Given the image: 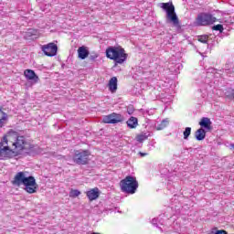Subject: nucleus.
Instances as JSON below:
<instances>
[{
    "label": "nucleus",
    "instance_id": "f257e3e1",
    "mask_svg": "<svg viewBox=\"0 0 234 234\" xmlns=\"http://www.w3.org/2000/svg\"><path fill=\"white\" fill-rule=\"evenodd\" d=\"M7 144L11 147L16 156H19L27 151L32 149V145L27 140V137L20 135L19 133L11 130L5 135Z\"/></svg>",
    "mask_w": 234,
    "mask_h": 234
},
{
    "label": "nucleus",
    "instance_id": "f03ea898",
    "mask_svg": "<svg viewBox=\"0 0 234 234\" xmlns=\"http://www.w3.org/2000/svg\"><path fill=\"white\" fill-rule=\"evenodd\" d=\"M11 184L16 187H21L23 186L24 191L29 195L37 193V189H39V185H37L34 176H15Z\"/></svg>",
    "mask_w": 234,
    "mask_h": 234
},
{
    "label": "nucleus",
    "instance_id": "7ed1b4c3",
    "mask_svg": "<svg viewBox=\"0 0 234 234\" xmlns=\"http://www.w3.org/2000/svg\"><path fill=\"white\" fill-rule=\"evenodd\" d=\"M106 58L114 60L116 65H122L127 61V54L122 47H109L106 49Z\"/></svg>",
    "mask_w": 234,
    "mask_h": 234
},
{
    "label": "nucleus",
    "instance_id": "20e7f679",
    "mask_svg": "<svg viewBox=\"0 0 234 234\" xmlns=\"http://www.w3.org/2000/svg\"><path fill=\"white\" fill-rule=\"evenodd\" d=\"M120 188L122 193L126 195H134L138 190V181L134 176H126L120 181Z\"/></svg>",
    "mask_w": 234,
    "mask_h": 234
},
{
    "label": "nucleus",
    "instance_id": "39448f33",
    "mask_svg": "<svg viewBox=\"0 0 234 234\" xmlns=\"http://www.w3.org/2000/svg\"><path fill=\"white\" fill-rule=\"evenodd\" d=\"M162 8L166 12V19L169 23H172L174 27H178L180 21L178 20V16L175 12V5L169 3H163Z\"/></svg>",
    "mask_w": 234,
    "mask_h": 234
},
{
    "label": "nucleus",
    "instance_id": "423d86ee",
    "mask_svg": "<svg viewBox=\"0 0 234 234\" xmlns=\"http://www.w3.org/2000/svg\"><path fill=\"white\" fill-rule=\"evenodd\" d=\"M14 156L17 155H16L14 150H12L10 144H8L6 141V136H4L0 142V160H6V158H14Z\"/></svg>",
    "mask_w": 234,
    "mask_h": 234
},
{
    "label": "nucleus",
    "instance_id": "0eeeda50",
    "mask_svg": "<svg viewBox=\"0 0 234 234\" xmlns=\"http://www.w3.org/2000/svg\"><path fill=\"white\" fill-rule=\"evenodd\" d=\"M89 156H90V152L88 150H77L73 155V162L78 165H86L89 164Z\"/></svg>",
    "mask_w": 234,
    "mask_h": 234
},
{
    "label": "nucleus",
    "instance_id": "6e6552de",
    "mask_svg": "<svg viewBox=\"0 0 234 234\" xmlns=\"http://www.w3.org/2000/svg\"><path fill=\"white\" fill-rule=\"evenodd\" d=\"M217 21V18L211 14L202 13L197 16V23L199 27H207V25H213Z\"/></svg>",
    "mask_w": 234,
    "mask_h": 234
},
{
    "label": "nucleus",
    "instance_id": "1a4fd4ad",
    "mask_svg": "<svg viewBox=\"0 0 234 234\" xmlns=\"http://www.w3.org/2000/svg\"><path fill=\"white\" fill-rule=\"evenodd\" d=\"M123 120H124L123 115L117 112H112L111 114L102 116V123H109V124L122 123Z\"/></svg>",
    "mask_w": 234,
    "mask_h": 234
},
{
    "label": "nucleus",
    "instance_id": "9d476101",
    "mask_svg": "<svg viewBox=\"0 0 234 234\" xmlns=\"http://www.w3.org/2000/svg\"><path fill=\"white\" fill-rule=\"evenodd\" d=\"M41 50L44 52L45 56L54 58V56L58 54V45H56L54 42H50L42 46Z\"/></svg>",
    "mask_w": 234,
    "mask_h": 234
},
{
    "label": "nucleus",
    "instance_id": "9b49d317",
    "mask_svg": "<svg viewBox=\"0 0 234 234\" xmlns=\"http://www.w3.org/2000/svg\"><path fill=\"white\" fill-rule=\"evenodd\" d=\"M100 195H101V191H100V188L98 187L91 188L86 192V196L90 202L100 198Z\"/></svg>",
    "mask_w": 234,
    "mask_h": 234
},
{
    "label": "nucleus",
    "instance_id": "f8f14e48",
    "mask_svg": "<svg viewBox=\"0 0 234 234\" xmlns=\"http://www.w3.org/2000/svg\"><path fill=\"white\" fill-rule=\"evenodd\" d=\"M24 75L27 78V80L34 81L35 83H37V81H39V77H37L36 75V72L32 69H26L24 71Z\"/></svg>",
    "mask_w": 234,
    "mask_h": 234
},
{
    "label": "nucleus",
    "instance_id": "ddd939ff",
    "mask_svg": "<svg viewBox=\"0 0 234 234\" xmlns=\"http://www.w3.org/2000/svg\"><path fill=\"white\" fill-rule=\"evenodd\" d=\"M199 125L205 131H211V120L207 117H203L199 122Z\"/></svg>",
    "mask_w": 234,
    "mask_h": 234
},
{
    "label": "nucleus",
    "instance_id": "4468645a",
    "mask_svg": "<svg viewBox=\"0 0 234 234\" xmlns=\"http://www.w3.org/2000/svg\"><path fill=\"white\" fill-rule=\"evenodd\" d=\"M223 72L227 74V76H229V78H233L234 76V64L232 62H228L225 64V67L223 69Z\"/></svg>",
    "mask_w": 234,
    "mask_h": 234
},
{
    "label": "nucleus",
    "instance_id": "2eb2a0df",
    "mask_svg": "<svg viewBox=\"0 0 234 234\" xmlns=\"http://www.w3.org/2000/svg\"><path fill=\"white\" fill-rule=\"evenodd\" d=\"M89 49L85 46H81L78 48V56L80 59H86V58H89Z\"/></svg>",
    "mask_w": 234,
    "mask_h": 234
},
{
    "label": "nucleus",
    "instance_id": "dca6fc26",
    "mask_svg": "<svg viewBox=\"0 0 234 234\" xmlns=\"http://www.w3.org/2000/svg\"><path fill=\"white\" fill-rule=\"evenodd\" d=\"M110 92H116L118 90V79L116 77H112L108 84Z\"/></svg>",
    "mask_w": 234,
    "mask_h": 234
},
{
    "label": "nucleus",
    "instance_id": "f3484780",
    "mask_svg": "<svg viewBox=\"0 0 234 234\" xmlns=\"http://www.w3.org/2000/svg\"><path fill=\"white\" fill-rule=\"evenodd\" d=\"M8 122V114L0 108V129H3Z\"/></svg>",
    "mask_w": 234,
    "mask_h": 234
},
{
    "label": "nucleus",
    "instance_id": "a211bd4d",
    "mask_svg": "<svg viewBox=\"0 0 234 234\" xmlns=\"http://www.w3.org/2000/svg\"><path fill=\"white\" fill-rule=\"evenodd\" d=\"M25 39H36L37 37V30L34 28L27 29L24 35Z\"/></svg>",
    "mask_w": 234,
    "mask_h": 234
},
{
    "label": "nucleus",
    "instance_id": "6ab92c4d",
    "mask_svg": "<svg viewBox=\"0 0 234 234\" xmlns=\"http://www.w3.org/2000/svg\"><path fill=\"white\" fill-rule=\"evenodd\" d=\"M126 125L128 129H136L138 127V118L136 117H130L126 122Z\"/></svg>",
    "mask_w": 234,
    "mask_h": 234
},
{
    "label": "nucleus",
    "instance_id": "aec40b11",
    "mask_svg": "<svg viewBox=\"0 0 234 234\" xmlns=\"http://www.w3.org/2000/svg\"><path fill=\"white\" fill-rule=\"evenodd\" d=\"M195 137L197 142H202L206 139V130L204 128H199L195 133Z\"/></svg>",
    "mask_w": 234,
    "mask_h": 234
},
{
    "label": "nucleus",
    "instance_id": "412c9836",
    "mask_svg": "<svg viewBox=\"0 0 234 234\" xmlns=\"http://www.w3.org/2000/svg\"><path fill=\"white\" fill-rule=\"evenodd\" d=\"M167 125H169V120L165 119L163 120L160 123H155V129L157 131H162L164 129H165V127H167Z\"/></svg>",
    "mask_w": 234,
    "mask_h": 234
},
{
    "label": "nucleus",
    "instance_id": "4be33fe9",
    "mask_svg": "<svg viewBox=\"0 0 234 234\" xmlns=\"http://www.w3.org/2000/svg\"><path fill=\"white\" fill-rule=\"evenodd\" d=\"M153 226H155V228H160V226H164V219L162 218V215H160L158 218L152 219Z\"/></svg>",
    "mask_w": 234,
    "mask_h": 234
},
{
    "label": "nucleus",
    "instance_id": "5701e85b",
    "mask_svg": "<svg viewBox=\"0 0 234 234\" xmlns=\"http://www.w3.org/2000/svg\"><path fill=\"white\" fill-rule=\"evenodd\" d=\"M149 136H151V132H143L137 135V142H144Z\"/></svg>",
    "mask_w": 234,
    "mask_h": 234
},
{
    "label": "nucleus",
    "instance_id": "b1692460",
    "mask_svg": "<svg viewBox=\"0 0 234 234\" xmlns=\"http://www.w3.org/2000/svg\"><path fill=\"white\" fill-rule=\"evenodd\" d=\"M184 140H188L189 136H191V127H186L183 132Z\"/></svg>",
    "mask_w": 234,
    "mask_h": 234
},
{
    "label": "nucleus",
    "instance_id": "393cba45",
    "mask_svg": "<svg viewBox=\"0 0 234 234\" xmlns=\"http://www.w3.org/2000/svg\"><path fill=\"white\" fill-rule=\"evenodd\" d=\"M81 195V192L78 189H71L69 192L70 198H76V197H80Z\"/></svg>",
    "mask_w": 234,
    "mask_h": 234
},
{
    "label": "nucleus",
    "instance_id": "a878e982",
    "mask_svg": "<svg viewBox=\"0 0 234 234\" xmlns=\"http://www.w3.org/2000/svg\"><path fill=\"white\" fill-rule=\"evenodd\" d=\"M212 29L217 30L218 32L222 33L224 31V26L218 24L216 26H213Z\"/></svg>",
    "mask_w": 234,
    "mask_h": 234
},
{
    "label": "nucleus",
    "instance_id": "bb28decb",
    "mask_svg": "<svg viewBox=\"0 0 234 234\" xmlns=\"http://www.w3.org/2000/svg\"><path fill=\"white\" fill-rule=\"evenodd\" d=\"M209 37H207V35H203V36H199L197 37V40L200 41V43H207V39Z\"/></svg>",
    "mask_w": 234,
    "mask_h": 234
},
{
    "label": "nucleus",
    "instance_id": "cd10ccee",
    "mask_svg": "<svg viewBox=\"0 0 234 234\" xmlns=\"http://www.w3.org/2000/svg\"><path fill=\"white\" fill-rule=\"evenodd\" d=\"M15 176H32V175L28 174L27 171L18 172Z\"/></svg>",
    "mask_w": 234,
    "mask_h": 234
},
{
    "label": "nucleus",
    "instance_id": "c85d7f7f",
    "mask_svg": "<svg viewBox=\"0 0 234 234\" xmlns=\"http://www.w3.org/2000/svg\"><path fill=\"white\" fill-rule=\"evenodd\" d=\"M153 111L151 110H143V115L145 117V116H151L153 115Z\"/></svg>",
    "mask_w": 234,
    "mask_h": 234
},
{
    "label": "nucleus",
    "instance_id": "c756f323",
    "mask_svg": "<svg viewBox=\"0 0 234 234\" xmlns=\"http://www.w3.org/2000/svg\"><path fill=\"white\" fill-rule=\"evenodd\" d=\"M98 58V54L92 53L90 55V61H96V58Z\"/></svg>",
    "mask_w": 234,
    "mask_h": 234
},
{
    "label": "nucleus",
    "instance_id": "7c9ffc66",
    "mask_svg": "<svg viewBox=\"0 0 234 234\" xmlns=\"http://www.w3.org/2000/svg\"><path fill=\"white\" fill-rule=\"evenodd\" d=\"M171 101H173V96H170V97L168 98V100H167V99H163V102H164V103H166V104H168V105H169V103H171Z\"/></svg>",
    "mask_w": 234,
    "mask_h": 234
},
{
    "label": "nucleus",
    "instance_id": "2f4dec72",
    "mask_svg": "<svg viewBox=\"0 0 234 234\" xmlns=\"http://www.w3.org/2000/svg\"><path fill=\"white\" fill-rule=\"evenodd\" d=\"M214 234H228L226 230H217Z\"/></svg>",
    "mask_w": 234,
    "mask_h": 234
},
{
    "label": "nucleus",
    "instance_id": "473e14b6",
    "mask_svg": "<svg viewBox=\"0 0 234 234\" xmlns=\"http://www.w3.org/2000/svg\"><path fill=\"white\" fill-rule=\"evenodd\" d=\"M166 173H169V171L167 169H164L162 172H161V175L162 176H167Z\"/></svg>",
    "mask_w": 234,
    "mask_h": 234
},
{
    "label": "nucleus",
    "instance_id": "72a5a7b5",
    "mask_svg": "<svg viewBox=\"0 0 234 234\" xmlns=\"http://www.w3.org/2000/svg\"><path fill=\"white\" fill-rule=\"evenodd\" d=\"M139 154H140V156H147V154L142 153V152H140Z\"/></svg>",
    "mask_w": 234,
    "mask_h": 234
},
{
    "label": "nucleus",
    "instance_id": "f704fd0d",
    "mask_svg": "<svg viewBox=\"0 0 234 234\" xmlns=\"http://www.w3.org/2000/svg\"><path fill=\"white\" fill-rule=\"evenodd\" d=\"M230 149H234V144H230Z\"/></svg>",
    "mask_w": 234,
    "mask_h": 234
}]
</instances>
